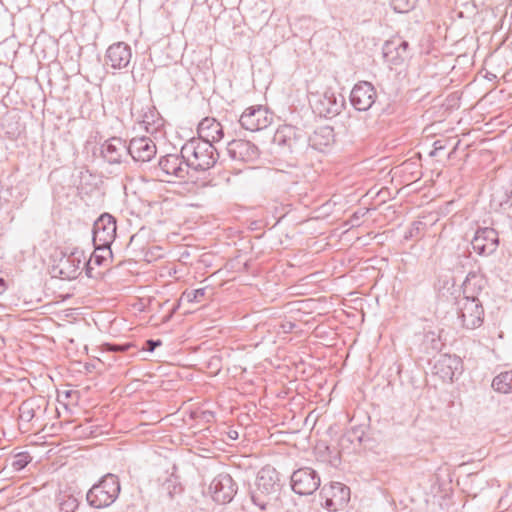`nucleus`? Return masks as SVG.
Segmentation results:
<instances>
[{
    "label": "nucleus",
    "mask_w": 512,
    "mask_h": 512,
    "mask_svg": "<svg viewBox=\"0 0 512 512\" xmlns=\"http://www.w3.org/2000/svg\"><path fill=\"white\" fill-rule=\"evenodd\" d=\"M481 281L482 279L475 273L470 272L463 283L464 297L457 302L458 318L461 320L462 326L467 329H475L483 323L484 309L482 304L476 296L469 295L474 286L477 285L481 289V285L478 284Z\"/></svg>",
    "instance_id": "nucleus-1"
},
{
    "label": "nucleus",
    "mask_w": 512,
    "mask_h": 512,
    "mask_svg": "<svg viewBox=\"0 0 512 512\" xmlns=\"http://www.w3.org/2000/svg\"><path fill=\"white\" fill-rule=\"evenodd\" d=\"M180 153L187 161L189 168L196 171H206L217 163L219 153L214 145L199 138H192L181 148Z\"/></svg>",
    "instance_id": "nucleus-2"
},
{
    "label": "nucleus",
    "mask_w": 512,
    "mask_h": 512,
    "mask_svg": "<svg viewBox=\"0 0 512 512\" xmlns=\"http://www.w3.org/2000/svg\"><path fill=\"white\" fill-rule=\"evenodd\" d=\"M120 492L121 485L118 476L107 473L87 491L86 502L94 509H104L117 500Z\"/></svg>",
    "instance_id": "nucleus-3"
},
{
    "label": "nucleus",
    "mask_w": 512,
    "mask_h": 512,
    "mask_svg": "<svg viewBox=\"0 0 512 512\" xmlns=\"http://www.w3.org/2000/svg\"><path fill=\"white\" fill-rule=\"evenodd\" d=\"M278 480V473L274 468H262L258 472L255 488L250 493L253 504L265 510L273 500H276L279 491Z\"/></svg>",
    "instance_id": "nucleus-4"
},
{
    "label": "nucleus",
    "mask_w": 512,
    "mask_h": 512,
    "mask_svg": "<svg viewBox=\"0 0 512 512\" xmlns=\"http://www.w3.org/2000/svg\"><path fill=\"white\" fill-rule=\"evenodd\" d=\"M93 237L92 246L93 251L90 252L89 256H97L95 253L98 250L109 251V256H113L111 245L116 237V220L113 216L108 213L102 214L93 225ZM85 246L88 249L91 248V244L86 241Z\"/></svg>",
    "instance_id": "nucleus-5"
},
{
    "label": "nucleus",
    "mask_w": 512,
    "mask_h": 512,
    "mask_svg": "<svg viewBox=\"0 0 512 512\" xmlns=\"http://www.w3.org/2000/svg\"><path fill=\"white\" fill-rule=\"evenodd\" d=\"M273 143L283 154H300L309 147L307 133L292 125L280 126L274 134Z\"/></svg>",
    "instance_id": "nucleus-6"
},
{
    "label": "nucleus",
    "mask_w": 512,
    "mask_h": 512,
    "mask_svg": "<svg viewBox=\"0 0 512 512\" xmlns=\"http://www.w3.org/2000/svg\"><path fill=\"white\" fill-rule=\"evenodd\" d=\"M345 104L342 95H336L331 90H326L322 94L312 95L310 105L317 115L325 118H332L338 115Z\"/></svg>",
    "instance_id": "nucleus-7"
},
{
    "label": "nucleus",
    "mask_w": 512,
    "mask_h": 512,
    "mask_svg": "<svg viewBox=\"0 0 512 512\" xmlns=\"http://www.w3.org/2000/svg\"><path fill=\"white\" fill-rule=\"evenodd\" d=\"M43 265H47L48 273L52 278L61 280L76 279L81 273V260L80 258H40Z\"/></svg>",
    "instance_id": "nucleus-8"
},
{
    "label": "nucleus",
    "mask_w": 512,
    "mask_h": 512,
    "mask_svg": "<svg viewBox=\"0 0 512 512\" xmlns=\"http://www.w3.org/2000/svg\"><path fill=\"white\" fill-rule=\"evenodd\" d=\"M321 479L316 470L302 467L295 470L290 477L291 489L298 495H312L320 487Z\"/></svg>",
    "instance_id": "nucleus-9"
},
{
    "label": "nucleus",
    "mask_w": 512,
    "mask_h": 512,
    "mask_svg": "<svg viewBox=\"0 0 512 512\" xmlns=\"http://www.w3.org/2000/svg\"><path fill=\"white\" fill-rule=\"evenodd\" d=\"M239 123L242 128L250 132H257L269 127L272 116L262 105L247 108L240 116Z\"/></svg>",
    "instance_id": "nucleus-10"
},
{
    "label": "nucleus",
    "mask_w": 512,
    "mask_h": 512,
    "mask_svg": "<svg viewBox=\"0 0 512 512\" xmlns=\"http://www.w3.org/2000/svg\"><path fill=\"white\" fill-rule=\"evenodd\" d=\"M209 489L214 501L226 504L234 498L237 485L228 473H220L212 480Z\"/></svg>",
    "instance_id": "nucleus-11"
},
{
    "label": "nucleus",
    "mask_w": 512,
    "mask_h": 512,
    "mask_svg": "<svg viewBox=\"0 0 512 512\" xmlns=\"http://www.w3.org/2000/svg\"><path fill=\"white\" fill-rule=\"evenodd\" d=\"M498 245V232L490 227L479 228L471 240L473 251L482 256H490L493 254Z\"/></svg>",
    "instance_id": "nucleus-12"
},
{
    "label": "nucleus",
    "mask_w": 512,
    "mask_h": 512,
    "mask_svg": "<svg viewBox=\"0 0 512 512\" xmlns=\"http://www.w3.org/2000/svg\"><path fill=\"white\" fill-rule=\"evenodd\" d=\"M377 97L374 86L367 81H360L354 85L350 93V102L358 111H367L375 103Z\"/></svg>",
    "instance_id": "nucleus-13"
},
{
    "label": "nucleus",
    "mask_w": 512,
    "mask_h": 512,
    "mask_svg": "<svg viewBox=\"0 0 512 512\" xmlns=\"http://www.w3.org/2000/svg\"><path fill=\"white\" fill-rule=\"evenodd\" d=\"M227 153L235 162L252 163L259 158L258 147L247 140H232L227 145Z\"/></svg>",
    "instance_id": "nucleus-14"
},
{
    "label": "nucleus",
    "mask_w": 512,
    "mask_h": 512,
    "mask_svg": "<svg viewBox=\"0 0 512 512\" xmlns=\"http://www.w3.org/2000/svg\"><path fill=\"white\" fill-rule=\"evenodd\" d=\"M132 59L131 47L125 42L111 44L106 50L105 64L113 69H125Z\"/></svg>",
    "instance_id": "nucleus-15"
},
{
    "label": "nucleus",
    "mask_w": 512,
    "mask_h": 512,
    "mask_svg": "<svg viewBox=\"0 0 512 512\" xmlns=\"http://www.w3.org/2000/svg\"><path fill=\"white\" fill-rule=\"evenodd\" d=\"M155 143L146 136L132 138L128 145V154L137 162H148L156 155Z\"/></svg>",
    "instance_id": "nucleus-16"
},
{
    "label": "nucleus",
    "mask_w": 512,
    "mask_h": 512,
    "mask_svg": "<svg viewBox=\"0 0 512 512\" xmlns=\"http://www.w3.org/2000/svg\"><path fill=\"white\" fill-rule=\"evenodd\" d=\"M326 500L325 506L328 509L336 510L338 507L345 505L350 499V489L346 485L335 482L331 483L329 488H322Z\"/></svg>",
    "instance_id": "nucleus-17"
},
{
    "label": "nucleus",
    "mask_w": 512,
    "mask_h": 512,
    "mask_svg": "<svg viewBox=\"0 0 512 512\" xmlns=\"http://www.w3.org/2000/svg\"><path fill=\"white\" fill-rule=\"evenodd\" d=\"M159 168L166 174L179 179H184L188 174L187 161L180 155L168 154L159 160Z\"/></svg>",
    "instance_id": "nucleus-18"
},
{
    "label": "nucleus",
    "mask_w": 512,
    "mask_h": 512,
    "mask_svg": "<svg viewBox=\"0 0 512 512\" xmlns=\"http://www.w3.org/2000/svg\"><path fill=\"white\" fill-rule=\"evenodd\" d=\"M462 367L461 359L456 355L442 354L434 364V373L443 381H452L453 377Z\"/></svg>",
    "instance_id": "nucleus-19"
},
{
    "label": "nucleus",
    "mask_w": 512,
    "mask_h": 512,
    "mask_svg": "<svg viewBox=\"0 0 512 512\" xmlns=\"http://www.w3.org/2000/svg\"><path fill=\"white\" fill-rule=\"evenodd\" d=\"M128 153V146L121 138L113 137L105 141L101 146L102 157L109 164H119L122 157Z\"/></svg>",
    "instance_id": "nucleus-20"
},
{
    "label": "nucleus",
    "mask_w": 512,
    "mask_h": 512,
    "mask_svg": "<svg viewBox=\"0 0 512 512\" xmlns=\"http://www.w3.org/2000/svg\"><path fill=\"white\" fill-rule=\"evenodd\" d=\"M197 132L199 139L213 142H218L224 137V131L222 125L215 119L206 117L201 120L198 124Z\"/></svg>",
    "instance_id": "nucleus-21"
},
{
    "label": "nucleus",
    "mask_w": 512,
    "mask_h": 512,
    "mask_svg": "<svg viewBox=\"0 0 512 512\" xmlns=\"http://www.w3.org/2000/svg\"><path fill=\"white\" fill-rule=\"evenodd\" d=\"M40 407L38 400L35 398L26 399L21 403L19 407V423L23 431L27 432L30 430V424Z\"/></svg>",
    "instance_id": "nucleus-22"
},
{
    "label": "nucleus",
    "mask_w": 512,
    "mask_h": 512,
    "mask_svg": "<svg viewBox=\"0 0 512 512\" xmlns=\"http://www.w3.org/2000/svg\"><path fill=\"white\" fill-rule=\"evenodd\" d=\"M334 142V132L329 126H324L316 130L313 136L308 137L309 147L315 150H323Z\"/></svg>",
    "instance_id": "nucleus-23"
},
{
    "label": "nucleus",
    "mask_w": 512,
    "mask_h": 512,
    "mask_svg": "<svg viewBox=\"0 0 512 512\" xmlns=\"http://www.w3.org/2000/svg\"><path fill=\"white\" fill-rule=\"evenodd\" d=\"M392 45L393 43H388L385 45L384 57L387 59L388 62L392 63L393 65H400L409 57V42L402 40L397 46L394 47V50L396 52L395 57L392 55Z\"/></svg>",
    "instance_id": "nucleus-24"
},
{
    "label": "nucleus",
    "mask_w": 512,
    "mask_h": 512,
    "mask_svg": "<svg viewBox=\"0 0 512 512\" xmlns=\"http://www.w3.org/2000/svg\"><path fill=\"white\" fill-rule=\"evenodd\" d=\"M112 259L113 258H88L82 269L85 270L89 278H100L104 275V272L100 270L95 271L96 268L103 265L108 266L112 262Z\"/></svg>",
    "instance_id": "nucleus-25"
},
{
    "label": "nucleus",
    "mask_w": 512,
    "mask_h": 512,
    "mask_svg": "<svg viewBox=\"0 0 512 512\" xmlns=\"http://www.w3.org/2000/svg\"><path fill=\"white\" fill-rule=\"evenodd\" d=\"M492 387L495 391L508 394L512 392V370L505 371L497 375L492 381Z\"/></svg>",
    "instance_id": "nucleus-26"
},
{
    "label": "nucleus",
    "mask_w": 512,
    "mask_h": 512,
    "mask_svg": "<svg viewBox=\"0 0 512 512\" xmlns=\"http://www.w3.org/2000/svg\"><path fill=\"white\" fill-rule=\"evenodd\" d=\"M363 436L364 431L361 427H352L341 436L339 445L342 449L348 448L347 443H356L359 446L362 442Z\"/></svg>",
    "instance_id": "nucleus-27"
},
{
    "label": "nucleus",
    "mask_w": 512,
    "mask_h": 512,
    "mask_svg": "<svg viewBox=\"0 0 512 512\" xmlns=\"http://www.w3.org/2000/svg\"><path fill=\"white\" fill-rule=\"evenodd\" d=\"M59 512H76L79 507V500L72 494L61 493L57 497Z\"/></svg>",
    "instance_id": "nucleus-28"
},
{
    "label": "nucleus",
    "mask_w": 512,
    "mask_h": 512,
    "mask_svg": "<svg viewBox=\"0 0 512 512\" xmlns=\"http://www.w3.org/2000/svg\"><path fill=\"white\" fill-rule=\"evenodd\" d=\"M31 459L28 452H20L12 457L10 465L15 471H20L31 462Z\"/></svg>",
    "instance_id": "nucleus-29"
},
{
    "label": "nucleus",
    "mask_w": 512,
    "mask_h": 512,
    "mask_svg": "<svg viewBox=\"0 0 512 512\" xmlns=\"http://www.w3.org/2000/svg\"><path fill=\"white\" fill-rule=\"evenodd\" d=\"M390 3L395 12L407 13L414 8L416 0H390Z\"/></svg>",
    "instance_id": "nucleus-30"
},
{
    "label": "nucleus",
    "mask_w": 512,
    "mask_h": 512,
    "mask_svg": "<svg viewBox=\"0 0 512 512\" xmlns=\"http://www.w3.org/2000/svg\"><path fill=\"white\" fill-rule=\"evenodd\" d=\"M205 295V289L199 288L195 290H186L182 293L180 300H186L187 302H199Z\"/></svg>",
    "instance_id": "nucleus-31"
},
{
    "label": "nucleus",
    "mask_w": 512,
    "mask_h": 512,
    "mask_svg": "<svg viewBox=\"0 0 512 512\" xmlns=\"http://www.w3.org/2000/svg\"><path fill=\"white\" fill-rule=\"evenodd\" d=\"M425 228V224L421 221H414L410 228L405 232L404 238L411 239L415 237H420L423 230Z\"/></svg>",
    "instance_id": "nucleus-32"
},
{
    "label": "nucleus",
    "mask_w": 512,
    "mask_h": 512,
    "mask_svg": "<svg viewBox=\"0 0 512 512\" xmlns=\"http://www.w3.org/2000/svg\"><path fill=\"white\" fill-rule=\"evenodd\" d=\"M131 347L130 344H113V343H104L102 345V351L103 352H113V353H119V352H125Z\"/></svg>",
    "instance_id": "nucleus-33"
},
{
    "label": "nucleus",
    "mask_w": 512,
    "mask_h": 512,
    "mask_svg": "<svg viewBox=\"0 0 512 512\" xmlns=\"http://www.w3.org/2000/svg\"><path fill=\"white\" fill-rule=\"evenodd\" d=\"M88 251L83 245H75L73 247H66L65 251L62 252V256H85Z\"/></svg>",
    "instance_id": "nucleus-34"
},
{
    "label": "nucleus",
    "mask_w": 512,
    "mask_h": 512,
    "mask_svg": "<svg viewBox=\"0 0 512 512\" xmlns=\"http://www.w3.org/2000/svg\"><path fill=\"white\" fill-rule=\"evenodd\" d=\"M369 209L368 208H360L358 210H356L352 216L350 217L349 219V224L354 227V226H359L360 225V219L363 218L364 216H366L368 213H369Z\"/></svg>",
    "instance_id": "nucleus-35"
},
{
    "label": "nucleus",
    "mask_w": 512,
    "mask_h": 512,
    "mask_svg": "<svg viewBox=\"0 0 512 512\" xmlns=\"http://www.w3.org/2000/svg\"><path fill=\"white\" fill-rule=\"evenodd\" d=\"M238 260H239V258H236V257L229 258V260L225 264V267L227 269H236V268L240 269V267H238V266L241 265L243 269L247 270L248 266H249L248 262L246 261L244 263H240Z\"/></svg>",
    "instance_id": "nucleus-36"
},
{
    "label": "nucleus",
    "mask_w": 512,
    "mask_h": 512,
    "mask_svg": "<svg viewBox=\"0 0 512 512\" xmlns=\"http://www.w3.org/2000/svg\"><path fill=\"white\" fill-rule=\"evenodd\" d=\"M153 117H154V114L153 112H151V115H147L145 114L144 117H143V120H142V123L145 125V129L147 131H155L157 130L158 126H155V121L153 120Z\"/></svg>",
    "instance_id": "nucleus-37"
},
{
    "label": "nucleus",
    "mask_w": 512,
    "mask_h": 512,
    "mask_svg": "<svg viewBox=\"0 0 512 512\" xmlns=\"http://www.w3.org/2000/svg\"><path fill=\"white\" fill-rule=\"evenodd\" d=\"M162 345V341L157 339H149L145 341L143 349L148 352H153L157 347Z\"/></svg>",
    "instance_id": "nucleus-38"
},
{
    "label": "nucleus",
    "mask_w": 512,
    "mask_h": 512,
    "mask_svg": "<svg viewBox=\"0 0 512 512\" xmlns=\"http://www.w3.org/2000/svg\"><path fill=\"white\" fill-rule=\"evenodd\" d=\"M506 199L500 203L501 206L507 205L512 207V188L505 193Z\"/></svg>",
    "instance_id": "nucleus-39"
},
{
    "label": "nucleus",
    "mask_w": 512,
    "mask_h": 512,
    "mask_svg": "<svg viewBox=\"0 0 512 512\" xmlns=\"http://www.w3.org/2000/svg\"><path fill=\"white\" fill-rule=\"evenodd\" d=\"M444 149V145L441 144V141H436L434 143V150L430 153L431 156H434L438 150Z\"/></svg>",
    "instance_id": "nucleus-40"
},
{
    "label": "nucleus",
    "mask_w": 512,
    "mask_h": 512,
    "mask_svg": "<svg viewBox=\"0 0 512 512\" xmlns=\"http://www.w3.org/2000/svg\"><path fill=\"white\" fill-rule=\"evenodd\" d=\"M227 434H228V437L232 440H236L239 437L238 432L234 429L229 430Z\"/></svg>",
    "instance_id": "nucleus-41"
},
{
    "label": "nucleus",
    "mask_w": 512,
    "mask_h": 512,
    "mask_svg": "<svg viewBox=\"0 0 512 512\" xmlns=\"http://www.w3.org/2000/svg\"><path fill=\"white\" fill-rule=\"evenodd\" d=\"M179 306H180V303L178 302L177 305L172 309L171 313L165 317L164 321L170 320V318L176 312V310L178 309Z\"/></svg>",
    "instance_id": "nucleus-42"
},
{
    "label": "nucleus",
    "mask_w": 512,
    "mask_h": 512,
    "mask_svg": "<svg viewBox=\"0 0 512 512\" xmlns=\"http://www.w3.org/2000/svg\"><path fill=\"white\" fill-rule=\"evenodd\" d=\"M0 289L5 290L6 289V282L4 278L0 277Z\"/></svg>",
    "instance_id": "nucleus-43"
},
{
    "label": "nucleus",
    "mask_w": 512,
    "mask_h": 512,
    "mask_svg": "<svg viewBox=\"0 0 512 512\" xmlns=\"http://www.w3.org/2000/svg\"><path fill=\"white\" fill-rule=\"evenodd\" d=\"M180 256H183V257L190 256V253L188 250H184L183 252H181Z\"/></svg>",
    "instance_id": "nucleus-44"
},
{
    "label": "nucleus",
    "mask_w": 512,
    "mask_h": 512,
    "mask_svg": "<svg viewBox=\"0 0 512 512\" xmlns=\"http://www.w3.org/2000/svg\"><path fill=\"white\" fill-rule=\"evenodd\" d=\"M295 324H293L292 322H289L288 325H287V328L289 330H292L294 328Z\"/></svg>",
    "instance_id": "nucleus-45"
},
{
    "label": "nucleus",
    "mask_w": 512,
    "mask_h": 512,
    "mask_svg": "<svg viewBox=\"0 0 512 512\" xmlns=\"http://www.w3.org/2000/svg\"><path fill=\"white\" fill-rule=\"evenodd\" d=\"M460 144V140H458L454 146V148L452 149L453 151H456L458 149V146Z\"/></svg>",
    "instance_id": "nucleus-46"
},
{
    "label": "nucleus",
    "mask_w": 512,
    "mask_h": 512,
    "mask_svg": "<svg viewBox=\"0 0 512 512\" xmlns=\"http://www.w3.org/2000/svg\"><path fill=\"white\" fill-rule=\"evenodd\" d=\"M455 152H456V151H453V150H452V151L449 153L448 157H449V158H450V157H452V155H453Z\"/></svg>",
    "instance_id": "nucleus-47"
}]
</instances>
